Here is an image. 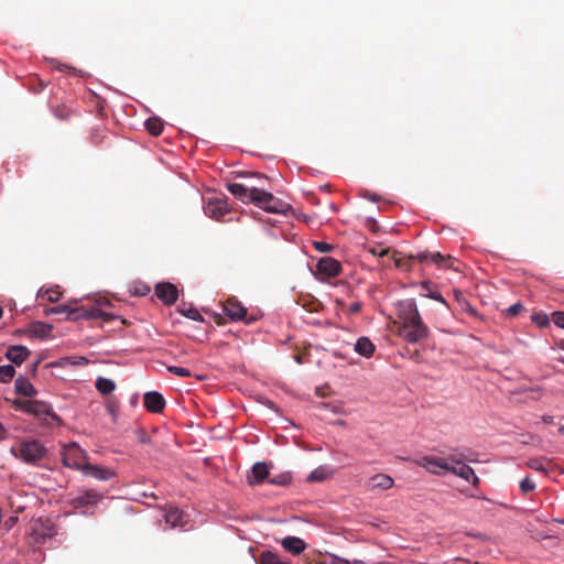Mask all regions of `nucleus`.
Listing matches in <instances>:
<instances>
[{"label":"nucleus","instance_id":"obj_55","mask_svg":"<svg viewBox=\"0 0 564 564\" xmlns=\"http://www.w3.org/2000/svg\"><path fill=\"white\" fill-rule=\"evenodd\" d=\"M59 70H65V69H70V67L66 66V65H58L56 66Z\"/></svg>","mask_w":564,"mask_h":564},{"label":"nucleus","instance_id":"obj_24","mask_svg":"<svg viewBox=\"0 0 564 564\" xmlns=\"http://www.w3.org/2000/svg\"><path fill=\"white\" fill-rule=\"evenodd\" d=\"M284 550L292 554H300L305 550V542L296 536H286L281 542Z\"/></svg>","mask_w":564,"mask_h":564},{"label":"nucleus","instance_id":"obj_58","mask_svg":"<svg viewBox=\"0 0 564 564\" xmlns=\"http://www.w3.org/2000/svg\"><path fill=\"white\" fill-rule=\"evenodd\" d=\"M558 433H560V434H564V425L560 426V429H558Z\"/></svg>","mask_w":564,"mask_h":564},{"label":"nucleus","instance_id":"obj_16","mask_svg":"<svg viewBox=\"0 0 564 564\" xmlns=\"http://www.w3.org/2000/svg\"><path fill=\"white\" fill-rule=\"evenodd\" d=\"M85 476L93 477L97 480L107 481L116 476V471L109 467L93 465L88 463L82 471Z\"/></svg>","mask_w":564,"mask_h":564},{"label":"nucleus","instance_id":"obj_5","mask_svg":"<svg viewBox=\"0 0 564 564\" xmlns=\"http://www.w3.org/2000/svg\"><path fill=\"white\" fill-rule=\"evenodd\" d=\"M258 196L253 198V204L264 209L268 213L284 214L290 208V205L284 203L282 199L273 196L271 193L261 189L256 192Z\"/></svg>","mask_w":564,"mask_h":564},{"label":"nucleus","instance_id":"obj_3","mask_svg":"<svg viewBox=\"0 0 564 564\" xmlns=\"http://www.w3.org/2000/svg\"><path fill=\"white\" fill-rule=\"evenodd\" d=\"M62 462L65 467L83 471L88 465V455L77 443H69L62 447Z\"/></svg>","mask_w":564,"mask_h":564},{"label":"nucleus","instance_id":"obj_45","mask_svg":"<svg viewBox=\"0 0 564 564\" xmlns=\"http://www.w3.org/2000/svg\"><path fill=\"white\" fill-rule=\"evenodd\" d=\"M552 321L557 327L564 328V312H554L552 314Z\"/></svg>","mask_w":564,"mask_h":564},{"label":"nucleus","instance_id":"obj_8","mask_svg":"<svg viewBox=\"0 0 564 564\" xmlns=\"http://www.w3.org/2000/svg\"><path fill=\"white\" fill-rule=\"evenodd\" d=\"M414 462L417 466L425 468L427 471L441 476L448 471L451 458L426 455L415 459Z\"/></svg>","mask_w":564,"mask_h":564},{"label":"nucleus","instance_id":"obj_27","mask_svg":"<svg viewBox=\"0 0 564 564\" xmlns=\"http://www.w3.org/2000/svg\"><path fill=\"white\" fill-rule=\"evenodd\" d=\"M527 465L535 471L547 473L552 466V462L547 458L538 457L529 459Z\"/></svg>","mask_w":564,"mask_h":564},{"label":"nucleus","instance_id":"obj_53","mask_svg":"<svg viewBox=\"0 0 564 564\" xmlns=\"http://www.w3.org/2000/svg\"><path fill=\"white\" fill-rule=\"evenodd\" d=\"M6 430L4 427L2 426V424L0 423V440H3L6 437Z\"/></svg>","mask_w":564,"mask_h":564},{"label":"nucleus","instance_id":"obj_25","mask_svg":"<svg viewBox=\"0 0 564 564\" xmlns=\"http://www.w3.org/2000/svg\"><path fill=\"white\" fill-rule=\"evenodd\" d=\"M355 350L364 357H371L375 351V345L368 337H360L355 344Z\"/></svg>","mask_w":564,"mask_h":564},{"label":"nucleus","instance_id":"obj_48","mask_svg":"<svg viewBox=\"0 0 564 564\" xmlns=\"http://www.w3.org/2000/svg\"><path fill=\"white\" fill-rule=\"evenodd\" d=\"M411 258H412V260H417L419 262L423 263V262H426L427 260H430L431 252H429V251L419 252L416 254H411Z\"/></svg>","mask_w":564,"mask_h":564},{"label":"nucleus","instance_id":"obj_37","mask_svg":"<svg viewBox=\"0 0 564 564\" xmlns=\"http://www.w3.org/2000/svg\"><path fill=\"white\" fill-rule=\"evenodd\" d=\"M169 372L183 377V378H189L192 376V372L187 368L177 367V366H169L167 367Z\"/></svg>","mask_w":564,"mask_h":564},{"label":"nucleus","instance_id":"obj_26","mask_svg":"<svg viewBox=\"0 0 564 564\" xmlns=\"http://www.w3.org/2000/svg\"><path fill=\"white\" fill-rule=\"evenodd\" d=\"M251 475L254 480H251L249 478V482L251 485L260 484L269 475V469L265 463H256L252 466Z\"/></svg>","mask_w":564,"mask_h":564},{"label":"nucleus","instance_id":"obj_19","mask_svg":"<svg viewBox=\"0 0 564 564\" xmlns=\"http://www.w3.org/2000/svg\"><path fill=\"white\" fill-rule=\"evenodd\" d=\"M393 479L387 474H376L370 477L366 484L370 491H382L393 486Z\"/></svg>","mask_w":564,"mask_h":564},{"label":"nucleus","instance_id":"obj_49","mask_svg":"<svg viewBox=\"0 0 564 564\" xmlns=\"http://www.w3.org/2000/svg\"><path fill=\"white\" fill-rule=\"evenodd\" d=\"M424 295H425V296H427V297H430V299H433V300H435V301H437V302L446 303V302H445V300H444V297L442 296V294H441V293H438V292H432V291H430L429 293H425Z\"/></svg>","mask_w":564,"mask_h":564},{"label":"nucleus","instance_id":"obj_22","mask_svg":"<svg viewBox=\"0 0 564 564\" xmlns=\"http://www.w3.org/2000/svg\"><path fill=\"white\" fill-rule=\"evenodd\" d=\"M15 392L23 397H34L36 394V390L33 384L29 381L28 378L20 376L17 378L14 382Z\"/></svg>","mask_w":564,"mask_h":564},{"label":"nucleus","instance_id":"obj_7","mask_svg":"<svg viewBox=\"0 0 564 564\" xmlns=\"http://www.w3.org/2000/svg\"><path fill=\"white\" fill-rule=\"evenodd\" d=\"M102 498V495L95 489H88L72 498L70 506L75 509H83V513H91L94 508Z\"/></svg>","mask_w":564,"mask_h":564},{"label":"nucleus","instance_id":"obj_40","mask_svg":"<svg viewBox=\"0 0 564 564\" xmlns=\"http://www.w3.org/2000/svg\"><path fill=\"white\" fill-rule=\"evenodd\" d=\"M535 489V484L530 477H525L520 481V490L522 494L531 492Z\"/></svg>","mask_w":564,"mask_h":564},{"label":"nucleus","instance_id":"obj_14","mask_svg":"<svg viewBox=\"0 0 564 564\" xmlns=\"http://www.w3.org/2000/svg\"><path fill=\"white\" fill-rule=\"evenodd\" d=\"M316 268L318 273L329 278L337 276L341 272L340 262L330 257L321 258L317 262Z\"/></svg>","mask_w":564,"mask_h":564},{"label":"nucleus","instance_id":"obj_18","mask_svg":"<svg viewBox=\"0 0 564 564\" xmlns=\"http://www.w3.org/2000/svg\"><path fill=\"white\" fill-rule=\"evenodd\" d=\"M144 408L152 413H160L165 408L163 395L156 391H150L143 395Z\"/></svg>","mask_w":564,"mask_h":564},{"label":"nucleus","instance_id":"obj_46","mask_svg":"<svg viewBox=\"0 0 564 564\" xmlns=\"http://www.w3.org/2000/svg\"><path fill=\"white\" fill-rule=\"evenodd\" d=\"M314 247L319 252H330L333 250V246L324 241L314 242Z\"/></svg>","mask_w":564,"mask_h":564},{"label":"nucleus","instance_id":"obj_4","mask_svg":"<svg viewBox=\"0 0 564 564\" xmlns=\"http://www.w3.org/2000/svg\"><path fill=\"white\" fill-rule=\"evenodd\" d=\"M429 327L423 323L422 317L400 323L399 335L408 343L417 344L429 336Z\"/></svg>","mask_w":564,"mask_h":564},{"label":"nucleus","instance_id":"obj_47","mask_svg":"<svg viewBox=\"0 0 564 564\" xmlns=\"http://www.w3.org/2000/svg\"><path fill=\"white\" fill-rule=\"evenodd\" d=\"M524 310V306L521 303H516L508 307L507 314L510 316H517L519 313H521Z\"/></svg>","mask_w":564,"mask_h":564},{"label":"nucleus","instance_id":"obj_13","mask_svg":"<svg viewBox=\"0 0 564 564\" xmlns=\"http://www.w3.org/2000/svg\"><path fill=\"white\" fill-rule=\"evenodd\" d=\"M397 308L400 323L414 319L421 316L416 303L413 299H406L398 302Z\"/></svg>","mask_w":564,"mask_h":564},{"label":"nucleus","instance_id":"obj_42","mask_svg":"<svg viewBox=\"0 0 564 564\" xmlns=\"http://www.w3.org/2000/svg\"><path fill=\"white\" fill-rule=\"evenodd\" d=\"M107 411L111 414L115 421L119 411V401L117 399H109L107 402Z\"/></svg>","mask_w":564,"mask_h":564},{"label":"nucleus","instance_id":"obj_11","mask_svg":"<svg viewBox=\"0 0 564 564\" xmlns=\"http://www.w3.org/2000/svg\"><path fill=\"white\" fill-rule=\"evenodd\" d=\"M227 189L242 203H253V198L258 196L256 192L260 191L256 186L249 187L240 183H228Z\"/></svg>","mask_w":564,"mask_h":564},{"label":"nucleus","instance_id":"obj_63","mask_svg":"<svg viewBox=\"0 0 564 564\" xmlns=\"http://www.w3.org/2000/svg\"><path fill=\"white\" fill-rule=\"evenodd\" d=\"M257 177H262L259 173L253 174Z\"/></svg>","mask_w":564,"mask_h":564},{"label":"nucleus","instance_id":"obj_38","mask_svg":"<svg viewBox=\"0 0 564 564\" xmlns=\"http://www.w3.org/2000/svg\"><path fill=\"white\" fill-rule=\"evenodd\" d=\"M302 306L307 311V312H311V313H315V312H318L322 304L319 301L313 299V300H307V301H303L302 303Z\"/></svg>","mask_w":564,"mask_h":564},{"label":"nucleus","instance_id":"obj_20","mask_svg":"<svg viewBox=\"0 0 564 564\" xmlns=\"http://www.w3.org/2000/svg\"><path fill=\"white\" fill-rule=\"evenodd\" d=\"M30 355L25 346H10L7 349L6 357L14 365L20 366Z\"/></svg>","mask_w":564,"mask_h":564},{"label":"nucleus","instance_id":"obj_57","mask_svg":"<svg viewBox=\"0 0 564 564\" xmlns=\"http://www.w3.org/2000/svg\"><path fill=\"white\" fill-rule=\"evenodd\" d=\"M543 421L549 423V422H551V421H552V417H551V416H547V417H546V416H544V417H543Z\"/></svg>","mask_w":564,"mask_h":564},{"label":"nucleus","instance_id":"obj_29","mask_svg":"<svg viewBox=\"0 0 564 564\" xmlns=\"http://www.w3.org/2000/svg\"><path fill=\"white\" fill-rule=\"evenodd\" d=\"M430 261L436 264L438 268H453V258L449 254L444 256L440 252H434L431 253Z\"/></svg>","mask_w":564,"mask_h":564},{"label":"nucleus","instance_id":"obj_59","mask_svg":"<svg viewBox=\"0 0 564 564\" xmlns=\"http://www.w3.org/2000/svg\"><path fill=\"white\" fill-rule=\"evenodd\" d=\"M23 509H24L23 507H18V508H17V510H15V512H22V511H23Z\"/></svg>","mask_w":564,"mask_h":564},{"label":"nucleus","instance_id":"obj_41","mask_svg":"<svg viewBox=\"0 0 564 564\" xmlns=\"http://www.w3.org/2000/svg\"><path fill=\"white\" fill-rule=\"evenodd\" d=\"M52 327L44 324V323H37L33 326V333L36 336L44 337L51 332Z\"/></svg>","mask_w":564,"mask_h":564},{"label":"nucleus","instance_id":"obj_31","mask_svg":"<svg viewBox=\"0 0 564 564\" xmlns=\"http://www.w3.org/2000/svg\"><path fill=\"white\" fill-rule=\"evenodd\" d=\"M392 260L397 268L409 270L411 268L412 258L411 256L404 257L398 251H392Z\"/></svg>","mask_w":564,"mask_h":564},{"label":"nucleus","instance_id":"obj_30","mask_svg":"<svg viewBox=\"0 0 564 564\" xmlns=\"http://www.w3.org/2000/svg\"><path fill=\"white\" fill-rule=\"evenodd\" d=\"M145 128L150 134L158 137L163 131V122L160 118L151 117L145 121Z\"/></svg>","mask_w":564,"mask_h":564},{"label":"nucleus","instance_id":"obj_9","mask_svg":"<svg viewBox=\"0 0 564 564\" xmlns=\"http://www.w3.org/2000/svg\"><path fill=\"white\" fill-rule=\"evenodd\" d=\"M447 473H452L465 479L473 486H477L479 484V478L475 474L474 469L470 466L464 464L460 459H456L455 457H451Z\"/></svg>","mask_w":564,"mask_h":564},{"label":"nucleus","instance_id":"obj_44","mask_svg":"<svg viewBox=\"0 0 564 564\" xmlns=\"http://www.w3.org/2000/svg\"><path fill=\"white\" fill-rule=\"evenodd\" d=\"M315 564H349V563L346 560L339 558L337 556H330L329 558L319 560Z\"/></svg>","mask_w":564,"mask_h":564},{"label":"nucleus","instance_id":"obj_1","mask_svg":"<svg viewBox=\"0 0 564 564\" xmlns=\"http://www.w3.org/2000/svg\"><path fill=\"white\" fill-rule=\"evenodd\" d=\"M13 406L15 410L34 415L42 425L48 429L62 425L61 417L44 401L17 399L13 401Z\"/></svg>","mask_w":564,"mask_h":564},{"label":"nucleus","instance_id":"obj_34","mask_svg":"<svg viewBox=\"0 0 564 564\" xmlns=\"http://www.w3.org/2000/svg\"><path fill=\"white\" fill-rule=\"evenodd\" d=\"M329 473L324 467H318L314 469L308 476L307 481L314 482V481H323L328 477Z\"/></svg>","mask_w":564,"mask_h":564},{"label":"nucleus","instance_id":"obj_56","mask_svg":"<svg viewBox=\"0 0 564 564\" xmlns=\"http://www.w3.org/2000/svg\"><path fill=\"white\" fill-rule=\"evenodd\" d=\"M558 348L564 350V339L558 343Z\"/></svg>","mask_w":564,"mask_h":564},{"label":"nucleus","instance_id":"obj_51","mask_svg":"<svg viewBox=\"0 0 564 564\" xmlns=\"http://www.w3.org/2000/svg\"><path fill=\"white\" fill-rule=\"evenodd\" d=\"M392 251H393V250H390V249H388V248H384V249H381V250H380V251H378V252H377L376 250H373L372 252H373L375 254H378V257H384V256H389V254H391V256H392Z\"/></svg>","mask_w":564,"mask_h":564},{"label":"nucleus","instance_id":"obj_32","mask_svg":"<svg viewBox=\"0 0 564 564\" xmlns=\"http://www.w3.org/2000/svg\"><path fill=\"white\" fill-rule=\"evenodd\" d=\"M40 296L41 297L46 296L48 302L55 303L61 299L62 292L59 290V286H55V288H50L45 291L41 290Z\"/></svg>","mask_w":564,"mask_h":564},{"label":"nucleus","instance_id":"obj_28","mask_svg":"<svg viewBox=\"0 0 564 564\" xmlns=\"http://www.w3.org/2000/svg\"><path fill=\"white\" fill-rule=\"evenodd\" d=\"M96 389L99 393L107 395L116 389V383L111 379L98 377L96 380Z\"/></svg>","mask_w":564,"mask_h":564},{"label":"nucleus","instance_id":"obj_61","mask_svg":"<svg viewBox=\"0 0 564 564\" xmlns=\"http://www.w3.org/2000/svg\"><path fill=\"white\" fill-rule=\"evenodd\" d=\"M416 356H419V350H415L413 354V357H416Z\"/></svg>","mask_w":564,"mask_h":564},{"label":"nucleus","instance_id":"obj_6","mask_svg":"<svg viewBox=\"0 0 564 564\" xmlns=\"http://www.w3.org/2000/svg\"><path fill=\"white\" fill-rule=\"evenodd\" d=\"M30 530V538L36 544L45 543L55 535L54 525L48 519L40 518L32 521Z\"/></svg>","mask_w":564,"mask_h":564},{"label":"nucleus","instance_id":"obj_10","mask_svg":"<svg viewBox=\"0 0 564 564\" xmlns=\"http://www.w3.org/2000/svg\"><path fill=\"white\" fill-rule=\"evenodd\" d=\"M224 312L231 321H245L250 324L254 321L253 317H247V308L235 297H229L224 303Z\"/></svg>","mask_w":564,"mask_h":564},{"label":"nucleus","instance_id":"obj_2","mask_svg":"<svg viewBox=\"0 0 564 564\" xmlns=\"http://www.w3.org/2000/svg\"><path fill=\"white\" fill-rule=\"evenodd\" d=\"M10 452L14 457L31 465L37 464L47 455L46 447L37 440L23 441L18 446H12Z\"/></svg>","mask_w":564,"mask_h":564},{"label":"nucleus","instance_id":"obj_50","mask_svg":"<svg viewBox=\"0 0 564 564\" xmlns=\"http://www.w3.org/2000/svg\"><path fill=\"white\" fill-rule=\"evenodd\" d=\"M361 307H362V305L360 302H355L349 305L348 311L350 314H357L361 311Z\"/></svg>","mask_w":564,"mask_h":564},{"label":"nucleus","instance_id":"obj_21","mask_svg":"<svg viewBox=\"0 0 564 564\" xmlns=\"http://www.w3.org/2000/svg\"><path fill=\"white\" fill-rule=\"evenodd\" d=\"M77 301H70L67 304H59L56 306H52L45 310V314H67L68 319L73 321L72 317L78 315V312H80L79 307L73 306L74 303Z\"/></svg>","mask_w":564,"mask_h":564},{"label":"nucleus","instance_id":"obj_23","mask_svg":"<svg viewBox=\"0 0 564 564\" xmlns=\"http://www.w3.org/2000/svg\"><path fill=\"white\" fill-rule=\"evenodd\" d=\"M186 513L175 507H171L165 513V521L173 528L183 527L186 523Z\"/></svg>","mask_w":564,"mask_h":564},{"label":"nucleus","instance_id":"obj_15","mask_svg":"<svg viewBox=\"0 0 564 564\" xmlns=\"http://www.w3.org/2000/svg\"><path fill=\"white\" fill-rule=\"evenodd\" d=\"M155 294L164 304L172 305L177 301L178 291L174 284L163 282L155 286Z\"/></svg>","mask_w":564,"mask_h":564},{"label":"nucleus","instance_id":"obj_33","mask_svg":"<svg viewBox=\"0 0 564 564\" xmlns=\"http://www.w3.org/2000/svg\"><path fill=\"white\" fill-rule=\"evenodd\" d=\"M257 563L258 564H282L283 562L273 552L265 551V552L261 553Z\"/></svg>","mask_w":564,"mask_h":564},{"label":"nucleus","instance_id":"obj_35","mask_svg":"<svg viewBox=\"0 0 564 564\" xmlns=\"http://www.w3.org/2000/svg\"><path fill=\"white\" fill-rule=\"evenodd\" d=\"M15 375V369L12 365L0 366V382L10 381Z\"/></svg>","mask_w":564,"mask_h":564},{"label":"nucleus","instance_id":"obj_39","mask_svg":"<svg viewBox=\"0 0 564 564\" xmlns=\"http://www.w3.org/2000/svg\"><path fill=\"white\" fill-rule=\"evenodd\" d=\"M532 322L535 323L540 327H545L550 323V318L544 313H534L532 315Z\"/></svg>","mask_w":564,"mask_h":564},{"label":"nucleus","instance_id":"obj_52","mask_svg":"<svg viewBox=\"0 0 564 564\" xmlns=\"http://www.w3.org/2000/svg\"><path fill=\"white\" fill-rule=\"evenodd\" d=\"M17 521H18V517H17V516H13V517H10V518L6 521V524H7L8 527H12Z\"/></svg>","mask_w":564,"mask_h":564},{"label":"nucleus","instance_id":"obj_54","mask_svg":"<svg viewBox=\"0 0 564 564\" xmlns=\"http://www.w3.org/2000/svg\"><path fill=\"white\" fill-rule=\"evenodd\" d=\"M421 286H422L424 290H426V291H429V292H430V282L424 281V282H422V283H421Z\"/></svg>","mask_w":564,"mask_h":564},{"label":"nucleus","instance_id":"obj_60","mask_svg":"<svg viewBox=\"0 0 564 564\" xmlns=\"http://www.w3.org/2000/svg\"><path fill=\"white\" fill-rule=\"evenodd\" d=\"M369 199L371 200H376V196L375 195H371V196H367Z\"/></svg>","mask_w":564,"mask_h":564},{"label":"nucleus","instance_id":"obj_36","mask_svg":"<svg viewBox=\"0 0 564 564\" xmlns=\"http://www.w3.org/2000/svg\"><path fill=\"white\" fill-rule=\"evenodd\" d=\"M181 313L184 316H186L187 318H191L193 321H197V322H203L204 321L202 314L195 307H189L187 310H181Z\"/></svg>","mask_w":564,"mask_h":564},{"label":"nucleus","instance_id":"obj_43","mask_svg":"<svg viewBox=\"0 0 564 564\" xmlns=\"http://www.w3.org/2000/svg\"><path fill=\"white\" fill-rule=\"evenodd\" d=\"M54 115L58 118V119H67L70 115V110L65 107V106H58L54 109Z\"/></svg>","mask_w":564,"mask_h":564},{"label":"nucleus","instance_id":"obj_17","mask_svg":"<svg viewBox=\"0 0 564 564\" xmlns=\"http://www.w3.org/2000/svg\"><path fill=\"white\" fill-rule=\"evenodd\" d=\"M204 212L208 217L219 220L228 213V205L224 199H209L204 207Z\"/></svg>","mask_w":564,"mask_h":564},{"label":"nucleus","instance_id":"obj_62","mask_svg":"<svg viewBox=\"0 0 564 564\" xmlns=\"http://www.w3.org/2000/svg\"><path fill=\"white\" fill-rule=\"evenodd\" d=\"M416 356H419V350H415L413 354V357H416Z\"/></svg>","mask_w":564,"mask_h":564},{"label":"nucleus","instance_id":"obj_12","mask_svg":"<svg viewBox=\"0 0 564 564\" xmlns=\"http://www.w3.org/2000/svg\"><path fill=\"white\" fill-rule=\"evenodd\" d=\"M102 305H109V301L108 300L98 301L97 305L94 306L90 310H87V308L82 306V307H79L80 312H78V315H76V316H74L72 318H73V321H77V319H82V318H85V319L102 318L105 321L112 319L115 317L112 314L105 313V312H102L100 310V306H102Z\"/></svg>","mask_w":564,"mask_h":564}]
</instances>
